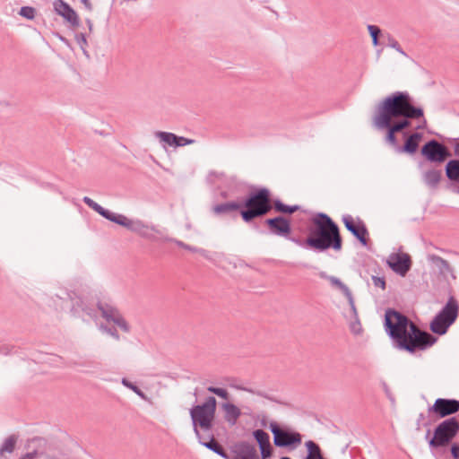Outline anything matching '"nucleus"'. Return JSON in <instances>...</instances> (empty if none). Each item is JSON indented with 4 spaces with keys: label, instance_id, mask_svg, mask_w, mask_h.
Returning a JSON list of instances; mask_svg holds the SVG:
<instances>
[{
    "label": "nucleus",
    "instance_id": "nucleus-23",
    "mask_svg": "<svg viewBox=\"0 0 459 459\" xmlns=\"http://www.w3.org/2000/svg\"><path fill=\"white\" fill-rule=\"evenodd\" d=\"M421 140V134L415 133L411 134L405 141L403 150L408 153H414L419 146V143Z\"/></svg>",
    "mask_w": 459,
    "mask_h": 459
},
{
    "label": "nucleus",
    "instance_id": "nucleus-38",
    "mask_svg": "<svg viewBox=\"0 0 459 459\" xmlns=\"http://www.w3.org/2000/svg\"><path fill=\"white\" fill-rule=\"evenodd\" d=\"M260 455H258L260 459H269L273 456V448L271 445V442L268 445H264L259 447Z\"/></svg>",
    "mask_w": 459,
    "mask_h": 459
},
{
    "label": "nucleus",
    "instance_id": "nucleus-3",
    "mask_svg": "<svg viewBox=\"0 0 459 459\" xmlns=\"http://www.w3.org/2000/svg\"><path fill=\"white\" fill-rule=\"evenodd\" d=\"M385 327L395 345L409 352L423 351L432 346L437 338L420 330L405 316L394 310L385 313Z\"/></svg>",
    "mask_w": 459,
    "mask_h": 459
},
{
    "label": "nucleus",
    "instance_id": "nucleus-19",
    "mask_svg": "<svg viewBox=\"0 0 459 459\" xmlns=\"http://www.w3.org/2000/svg\"><path fill=\"white\" fill-rule=\"evenodd\" d=\"M221 406L224 411V420L231 426L237 424L242 415L241 410L231 402L222 403Z\"/></svg>",
    "mask_w": 459,
    "mask_h": 459
},
{
    "label": "nucleus",
    "instance_id": "nucleus-27",
    "mask_svg": "<svg viewBox=\"0 0 459 459\" xmlns=\"http://www.w3.org/2000/svg\"><path fill=\"white\" fill-rule=\"evenodd\" d=\"M446 172L450 180L459 181V160H450L446 164Z\"/></svg>",
    "mask_w": 459,
    "mask_h": 459
},
{
    "label": "nucleus",
    "instance_id": "nucleus-8",
    "mask_svg": "<svg viewBox=\"0 0 459 459\" xmlns=\"http://www.w3.org/2000/svg\"><path fill=\"white\" fill-rule=\"evenodd\" d=\"M458 430L459 422L455 418L444 420L436 428L429 445L435 447L446 446L455 437Z\"/></svg>",
    "mask_w": 459,
    "mask_h": 459
},
{
    "label": "nucleus",
    "instance_id": "nucleus-53",
    "mask_svg": "<svg viewBox=\"0 0 459 459\" xmlns=\"http://www.w3.org/2000/svg\"><path fill=\"white\" fill-rule=\"evenodd\" d=\"M220 195L221 196V198H223V199H226V200H227V199H228V197H229V193H228L227 191H221V192L220 193Z\"/></svg>",
    "mask_w": 459,
    "mask_h": 459
},
{
    "label": "nucleus",
    "instance_id": "nucleus-14",
    "mask_svg": "<svg viewBox=\"0 0 459 459\" xmlns=\"http://www.w3.org/2000/svg\"><path fill=\"white\" fill-rule=\"evenodd\" d=\"M429 411L440 418L456 413L459 411V401L454 399L438 398L435 401Z\"/></svg>",
    "mask_w": 459,
    "mask_h": 459
},
{
    "label": "nucleus",
    "instance_id": "nucleus-47",
    "mask_svg": "<svg viewBox=\"0 0 459 459\" xmlns=\"http://www.w3.org/2000/svg\"><path fill=\"white\" fill-rule=\"evenodd\" d=\"M83 6L89 11L91 12L93 10V5L91 0H80Z\"/></svg>",
    "mask_w": 459,
    "mask_h": 459
},
{
    "label": "nucleus",
    "instance_id": "nucleus-41",
    "mask_svg": "<svg viewBox=\"0 0 459 459\" xmlns=\"http://www.w3.org/2000/svg\"><path fill=\"white\" fill-rule=\"evenodd\" d=\"M368 30L372 38V43L374 46H377L378 44V35L380 34V29L376 25H368Z\"/></svg>",
    "mask_w": 459,
    "mask_h": 459
},
{
    "label": "nucleus",
    "instance_id": "nucleus-9",
    "mask_svg": "<svg viewBox=\"0 0 459 459\" xmlns=\"http://www.w3.org/2000/svg\"><path fill=\"white\" fill-rule=\"evenodd\" d=\"M212 212L219 218H229L237 220L240 218L243 221L244 207L242 196L235 200H226L221 203L215 204L211 208Z\"/></svg>",
    "mask_w": 459,
    "mask_h": 459
},
{
    "label": "nucleus",
    "instance_id": "nucleus-28",
    "mask_svg": "<svg viewBox=\"0 0 459 459\" xmlns=\"http://www.w3.org/2000/svg\"><path fill=\"white\" fill-rule=\"evenodd\" d=\"M121 383L124 386L132 390L135 394H137L143 401H149V397L147 394L134 382L130 381L126 377H123Z\"/></svg>",
    "mask_w": 459,
    "mask_h": 459
},
{
    "label": "nucleus",
    "instance_id": "nucleus-1",
    "mask_svg": "<svg viewBox=\"0 0 459 459\" xmlns=\"http://www.w3.org/2000/svg\"><path fill=\"white\" fill-rule=\"evenodd\" d=\"M216 410L217 401L214 396L206 397L202 403L195 404L189 410L193 429L199 443L223 459H260L255 446L247 441L237 442L232 449L236 455L230 457L225 447L214 438L212 434H209L207 438L201 435L198 428L204 431L212 429Z\"/></svg>",
    "mask_w": 459,
    "mask_h": 459
},
{
    "label": "nucleus",
    "instance_id": "nucleus-24",
    "mask_svg": "<svg viewBox=\"0 0 459 459\" xmlns=\"http://www.w3.org/2000/svg\"><path fill=\"white\" fill-rule=\"evenodd\" d=\"M18 436L15 434L10 435L8 437H6L0 446V456H2L4 453H13L15 449L17 441H18Z\"/></svg>",
    "mask_w": 459,
    "mask_h": 459
},
{
    "label": "nucleus",
    "instance_id": "nucleus-58",
    "mask_svg": "<svg viewBox=\"0 0 459 459\" xmlns=\"http://www.w3.org/2000/svg\"><path fill=\"white\" fill-rule=\"evenodd\" d=\"M351 306L352 307V308L354 309V307H353V303L352 301L351 300Z\"/></svg>",
    "mask_w": 459,
    "mask_h": 459
},
{
    "label": "nucleus",
    "instance_id": "nucleus-34",
    "mask_svg": "<svg viewBox=\"0 0 459 459\" xmlns=\"http://www.w3.org/2000/svg\"><path fill=\"white\" fill-rule=\"evenodd\" d=\"M425 182L429 186H436L441 178L440 171L437 170H429L425 174Z\"/></svg>",
    "mask_w": 459,
    "mask_h": 459
},
{
    "label": "nucleus",
    "instance_id": "nucleus-44",
    "mask_svg": "<svg viewBox=\"0 0 459 459\" xmlns=\"http://www.w3.org/2000/svg\"><path fill=\"white\" fill-rule=\"evenodd\" d=\"M26 455H29L30 459H35L39 456L45 455V450L44 449H36L34 448L31 452L26 453Z\"/></svg>",
    "mask_w": 459,
    "mask_h": 459
},
{
    "label": "nucleus",
    "instance_id": "nucleus-31",
    "mask_svg": "<svg viewBox=\"0 0 459 459\" xmlns=\"http://www.w3.org/2000/svg\"><path fill=\"white\" fill-rule=\"evenodd\" d=\"M18 14L28 21H33L37 15L36 8L29 5L22 6Z\"/></svg>",
    "mask_w": 459,
    "mask_h": 459
},
{
    "label": "nucleus",
    "instance_id": "nucleus-26",
    "mask_svg": "<svg viewBox=\"0 0 459 459\" xmlns=\"http://www.w3.org/2000/svg\"><path fill=\"white\" fill-rule=\"evenodd\" d=\"M319 277L324 279V280H327L329 282H330V285H331V288L333 290H338L340 291H342V293H344V282L335 277V276H331V275H328L325 272L322 271L318 273Z\"/></svg>",
    "mask_w": 459,
    "mask_h": 459
},
{
    "label": "nucleus",
    "instance_id": "nucleus-55",
    "mask_svg": "<svg viewBox=\"0 0 459 459\" xmlns=\"http://www.w3.org/2000/svg\"><path fill=\"white\" fill-rule=\"evenodd\" d=\"M280 459H291V458L289 456H281Z\"/></svg>",
    "mask_w": 459,
    "mask_h": 459
},
{
    "label": "nucleus",
    "instance_id": "nucleus-11",
    "mask_svg": "<svg viewBox=\"0 0 459 459\" xmlns=\"http://www.w3.org/2000/svg\"><path fill=\"white\" fill-rule=\"evenodd\" d=\"M264 226L269 230L271 234L282 238H290L292 233V221L290 217L277 215L267 218L264 221Z\"/></svg>",
    "mask_w": 459,
    "mask_h": 459
},
{
    "label": "nucleus",
    "instance_id": "nucleus-22",
    "mask_svg": "<svg viewBox=\"0 0 459 459\" xmlns=\"http://www.w3.org/2000/svg\"><path fill=\"white\" fill-rule=\"evenodd\" d=\"M307 455L304 459H326L324 457L322 450L317 443L308 440L305 443Z\"/></svg>",
    "mask_w": 459,
    "mask_h": 459
},
{
    "label": "nucleus",
    "instance_id": "nucleus-5",
    "mask_svg": "<svg viewBox=\"0 0 459 459\" xmlns=\"http://www.w3.org/2000/svg\"><path fill=\"white\" fill-rule=\"evenodd\" d=\"M244 215L243 221L252 224L271 212L270 189L266 186L251 185L242 196Z\"/></svg>",
    "mask_w": 459,
    "mask_h": 459
},
{
    "label": "nucleus",
    "instance_id": "nucleus-49",
    "mask_svg": "<svg viewBox=\"0 0 459 459\" xmlns=\"http://www.w3.org/2000/svg\"><path fill=\"white\" fill-rule=\"evenodd\" d=\"M452 455L455 458L459 457V447L456 446H453L451 449Z\"/></svg>",
    "mask_w": 459,
    "mask_h": 459
},
{
    "label": "nucleus",
    "instance_id": "nucleus-20",
    "mask_svg": "<svg viewBox=\"0 0 459 459\" xmlns=\"http://www.w3.org/2000/svg\"><path fill=\"white\" fill-rule=\"evenodd\" d=\"M230 386L233 387V388H235L237 390L245 391V392H247V393H249L251 394H255V395L265 398L267 400H270V401H272L273 403H279L281 405L287 406V407H291L290 403H289L287 402L281 401V400L277 399L276 397L270 395L268 393H266L264 391L258 390V389H254V388H250V387H247V386H244V385H233V384H231V385H230Z\"/></svg>",
    "mask_w": 459,
    "mask_h": 459
},
{
    "label": "nucleus",
    "instance_id": "nucleus-29",
    "mask_svg": "<svg viewBox=\"0 0 459 459\" xmlns=\"http://www.w3.org/2000/svg\"><path fill=\"white\" fill-rule=\"evenodd\" d=\"M252 436L256 441L258 446L268 445L270 443L269 434L262 429H256L252 431Z\"/></svg>",
    "mask_w": 459,
    "mask_h": 459
},
{
    "label": "nucleus",
    "instance_id": "nucleus-37",
    "mask_svg": "<svg viewBox=\"0 0 459 459\" xmlns=\"http://www.w3.org/2000/svg\"><path fill=\"white\" fill-rule=\"evenodd\" d=\"M100 330L102 332L109 334L112 336L115 340L119 341L120 340V334L118 333L117 328L115 326H108L103 323L100 325Z\"/></svg>",
    "mask_w": 459,
    "mask_h": 459
},
{
    "label": "nucleus",
    "instance_id": "nucleus-7",
    "mask_svg": "<svg viewBox=\"0 0 459 459\" xmlns=\"http://www.w3.org/2000/svg\"><path fill=\"white\" fill-rule=\"evenodd\" d=\"M458 316V304L454 298H450L445 307L435 316L430 323V330L439 335L447 332L450 325Z\"/></svg>",
    "mask_w": 459,
    "mask_h": 459
},
{
    "label": "nucleus",
    "instance_id": "nucleus-13",
    "mask_svg": "<svg viewBox=\"0 0 459 459\" xmlns=\"http://www.w3.org/2000/svg\"><path fill=\"white\" fill-rule=\"evenodd\" d=\"M421 153L428 160L438 163L444 162L451 156L446 147L434 140L422 147Z\"/></svg>",
    "mask_w": 459,
    "mask_h": 459
},
{
    "label": "nucleus",
    "instance_id": "nucleus-54",
    "mask_svg": "<svg viewBox=\"0 0 459 459\" xmlns=\"http://www.w3.org/2000/svg\"><path fill=\"white\" fill-rule=\"evenodd\" d=\"M19 459H30V456H29V455L25 454V455H22Z\"/></svg>",
    "mask_w": 459,
    "mask_h": 459
},
{
    "label": "nucleus",
    "instance_id": "nucleus-52",
    "mask_svg": "<svg viewBox=\"0 0 459 459\" xmlns=\"http://www.w3.org/2000/svg\"><path fill=\"white\" fill-rule=\"evenodd\" d=\"M223 175H224V173H223V172H221V173H218V172H216V171L212 170V171H210V172H209L208 177H212H212H221V176H223Z\"/></svg>",
    "mask_w": 459,
    "mask_h": 459
},
{
    "label": "nucleus",
    "instance_id": "nucleus-17",
    "mask_svg": "<svg viewBox=\"0 0 459 459\" xmlns=\"http://www.w3.org/2000/svg\"><path fill=\"white\" fill-rule=\"evenodd\" d=\"M346 229L363 245L367 246L369 240L368 232L361 221L346 219Z\"/></svg>",
    "mask_w": 459,
    "mask_h": 459
},
{
    "label": "nucleus",
    "instance_id": "nucleus-46",
    "mask_svg": "<svg viewBox=\"0 0 459 459\" xmlns=\"http://www.w3.org/2000/svg\"><path fill=\"white\" fill-rule=\"evenodd\" d=\"M55 37H56L61 42H63L65 46H67L68 48H71V43L70 41L65 38L64 37L61 33L59 32H54L53 33Z\"/></svg>",
    "mask_w": 459,
    "mask_h": 459
},
{
    "label": "nucleus",
    "instance_id": "nucleus-35",
    "mask_svg": "<svg viewBox=\"0 0 459 459\" xmlns=\"http://www.w3.org/2000/svg\"><path fill=\"white\" fill-rule=\"evenodd\" d=\"M166 241L174 242L178 247H179L181 248H184L186 250L191 251L193 253L203 254L204 252V250L203 248H199V247H196L190 246V245L186 244L185 242H183L181 240L167 238Z\"/></svg>",
    "mask_w": 459,
    "mask_h": 459
},
{
    "label": "nucleus",
    "instance_id": "nucleus-2",
    "mask_svg": "<svg viewBox=\"0 0 459 459\" xmlns=\"http://www.w3.org/2000/svg\"><path fill=\"white\" fill-rule=\"evenodd\" d=\"M423 109L411 104V98L406 92H395L385 98L377 107L373 117L374 125L381 129H388L387 140L395 143V133L411 126L409 119L422 118L417 128H425L427 121Z\"/></svg>",
    "mask_w": 459,
    "mask_h": 459
},
{
    "label": "nucleus",
    "instance_id": "nucleus-32",
    "mask_svg": "<svg viewBox=\"0 0 459 459\" xmlns=\"http://www.w3.org/2000/svg\"><path fill=\"white\" fill-rule=\"evenodd\" d=\"M207 391L211 394H213L217 395L218 397L225 400L226 402H230V393L227 391V389L223 387H217L213 385H210L207 387Z\"/></svg>",
    "mask_w": 459,
    "mask_h": 459
},
{
    "label": "nucleus",
    "instance_id": "nucleus-16",
    "mask_svg": "<svg viewBox=\"0 0 459 459\" xmlns=\"http://www.w3.org/2000/svg\"><path fill=\"white\" fill-rule=\"evenodd\" d=\"M155 135L159 138L160 142L173 148L183 147L195 143L194 139L179 136L170 132L157 131Z\"/></svg>",
    "mask_w": 459,
    "mask_h": 459
},
{
    "label": "nucleus",
    "instance_id": "nucleus-21",
    "mask_svg": "<svg viewBox=\"0 0 459 459\" xmlns=\"http://www.w3.org/2000/svg\"><path fill=\"white\" fill-rule=\"evenodd\" d=\"M65 299L72 302L70 312L74 316H79L80 312L82 309L85 302L82 298L80 297L74 290H65ZM61 299H65L63 297H59Z\"/></svg>",
    "mask_w": 459,
    "mask_h": 459
},
{
    "label": "nucleus",
    "instance_id": "nucleus-45",
    "mask_svg": "<svg viewBox=\"0 0 459 459\" xmlns=\"http://www.w3.org/2000/svg\"><path fill=\"white\" fill-rule=\"evenodd\" d=\"M81 312H83L84 314H86L87 316H91V317H93L96 316V311L94 308H92L91 307L88 306L86 303L84 304L82 309L81 310Z\"/></svg>",
    "mask_w": 459,
    "mask_h": 459
},
{
    "label": "nucleus",
    "instance_id": "nucleus-10",
    "mask_svg": "<svg viewBox=\"0 0 459 459\" xmlns=\"http://www.w3.org/2000/svg\"><path fill=\"white\" fill-rule=\"evenodd\" d=\"M117 224L126 230L138 234L140 237L146 238L151 241H156L157 238L153 232L158 230L154 226H148L141 220H132L119 213L117 219L115 221Z\"/></svg>",
    "mask_w": 459,
    "mask_h": 459
},
{
    "label": "nucleus",
    "instance_id": "nucleus-25",
    "mask_svg": "<svg viewBox=\"0 0 459 459\" xmlns=\"http://www.w3.org/2000/svg\"><path fill=\"white\" fill-rule=\"evenodd\" d=\"M104 319H106L108 322H113L125 333H129L131 331V326L121 314H117L116 317H112L111 316L105 313Z\"/></svg>",
    "mask_w": 459,
    "mask_h": 459
},
{
    "label": "nucleus",
    "instance_id": "nucleus-57",
    "mask_svg": "<svg viewBox=\"0 0 459 459\" xmlns=\"http://www.w3.org/2000/svg\"><path fill=\"white\" fill-rule=\"evenodd\" d=\"M456 151H458V152H459V143H458V144H457V146H456Z\"/></svg>",
    "mask_w": 459,
    "mask_h": 459
},
{
    "label": "nucleus",
    "instance_id": "nucleus-15",
    "mask_svg": "<svg viewBox=\"0 0 459 459\" xmlns=\"http://www.w3.org/2000/svg\"><path fill=\"white\" fill-rule=\"evenodd\" d=\"M387 264L396 273L404 276L411 267V258L405 253H393L387 258Z\"/></svg>",
    "mask_w": 459,
    "mask_h": 459
},
{
    "label": "nucleus",
    "instance_id": "nucleus-56",
    "mask_svg": "<svg viewBox=\"0 0 459 459\" xmlns=\"http://www.w3.org/2000/svg\"><path fill=\"white\" fill-rule=\"evenodd\" d=\"M341 221H342V223H344V214L342 215Z\"/></svg>",
    "mask_w": 459,
    "mask_h": 459
},
{
    "label": "nucleus",
    "instance_id": "nucleus-4",
    "mask_svg": "<svg viewBox=\"0 0 459 459\" xmlns=\"http://www.w3.org/2000/svg\"><path fill=\"white\" fill-rule=\"evenodd\" d=\"M307 243L314 247L316 252L328 249L341 251L342 237L338 224L326 213L316 212L310 218Z\"/></svg>",
    "mask_w": 459,
    "mask_h": 459
},
{
    "label": "nucleus",
    "instance_id": "nucleus-12",
    "mask_svg": "<svg viewBox=\"0 0 459 459\" xmlns=\"http://www.w3.org/2000/svg\"><path fill=\"white\" fill-rule=\"evenodd\" d=\"M53 11L56 14L62 17L64 22L68 23L71 28H78L81 21L76 11L65 0H54Z\"/></svg>",
    "mask_w": 459,
    "mask_h": 459
},
{
    "label": "nucleus",
    "instance_id": "nucleus-51",
    "mask_svg": "<svg viewBox=\"0 0 459 459\" xmlns=\"http://www.w3.org/2000/svg\"><path fill=\"white\" fill-rule=\"evenodd\" d=\"M267 424H268V420H267L266 416H263V418L260 420V425H261L263 428H266V427H267Z\"/></svg>",
    "mask_w": 459,
    "mask_h": 459
},
{
    "label": "nucleus",
    "instance_id": "nucleus-40",
    "mask_svg": "<svg viewBox=\"0 0 459 459\" xmlns=\"http://www.w3.org/2000/svg\"><path fill=\"white\" fill-rule=\"evenodd\" d=\"M287 239L290 240L291 242L297 244L298 246L299 247H302L306 249H311V250H314V247L313 246H310L307 241V238H301L299 237H293L291 234H290V238H286Z\"/></svg>",
    "mask_w": 459,
    "mask_h": 459
},
{
    "label": "nucleus",
    "instance_id": "nucleus-33",
    "mask_svg": "<svg viewBox=\"0 0 459 459\" xmlns=\"http://www.w3.org/2000/svg\"><path fill=\"white\" fill-rule=\"evenodd\" d=\"M270 204L271 212L273 210L275 212L279 213V215H281L285 204L280 198H274L271 190Z\"/></svg>",
    "mask_w": 459,
    "mask_h": 459
},
{
    "label": "nucleus",
    "instance_id": "nucleus-50",
    "mask_svg": "<svg viewBox=\"0 0 459 459\" xmlns=\"http://www.w3.org/2000/svg\"><path fill=\"white\" fill-rule=\"evenodd\" d=\"M85 22H86V24L88 26L89 31L91 32L92 30H93V22H92V21L90 18H86L85 19Z\"/></svg>",
    "mask_w": 459,
    "mask_h": 459
},
{
    "label": "nucleus",
    "instance_id": "nucleus-42",
    "mask_svg": "<svg viewBox=\"0 0 459 459\" xmlns=\"http://www.w3.org/2000/svg\"><path fill=\"white\" fill-rule=\"evenodd\" d=\"M301 207L298 204L290 205L285 204L281 215L288 217L299 211Z\"/></svg>",
    "mask_w": 459,
    "mask_h": 459
},
{
    "label": "nucleus",
    "instance_id": "nucleus-6",
    "mask_svg": "<svg viewBox=\"0 0 459 459\" xmlns=\"http://www.w3.org/2000/svg\"><path fill=\"white\" fill-rule=\"evenodd\" d=\"M268 428L273 436V444L276 447L292 451L302 443V435L288 426L272 420Z\"/></svg>",
    "mask_w": 459,
    "mask_h": 459
},
{
    "label": "nucleus",
    "instance_id": "nucleus-39",
    "mask_svg": "<svg viewBox=\"0 0 459 459\" xmlns=\"http://www.w3.org/2000/svg\"><path fill=\"white\" fill-rule=\"evenodd\" d=\"M76 42L79 44L80 48H82V52L88 56V52L86 50V48L88 46V41L86 39V34L82 32L76 33L74 35Z\"/></svg>",
    "mask_w": 459,
    "mask_h": 459
},
{
    "label": "nucleus",
    "instance_id": "nucleus-30",
    "mask_svg": "<svg viewBox=\"0 0 459 459\" xmlns=\"http://www.w3.org/2000/svg\"><path fill=\"white\" fill-rule=\"evenodd\" d=\"M97 307L101 313V316L104 318L105 313L111 316L112 317H116L117 314H120L118 309L108 303H104L101 301L97 302Z\"/></svg>",
    "mask_w": 459,
    "mask_h": 459
},
{
    "label": "nucleus",
    "instance_id": "nucleus-36",
    "mask_svg": "<svg viewBox=\"0 0 459 459\" xmlns=\"http://www.w3.org/2000/svg\"><path fill=\"white\" fill-rule=\"evenodd\" d=\"M31 443L36 444V447H35L36 449H44L45 451L47 450L48 441L46 438H44L42 437H34L29 438L27 440L25 447L29 448Z\"/></svg>",
    "mask_w": 459,
    "mask_h": 459
},
{
    "label": "nucleus",
    "instance_id": "nucleus-43",
    "mask_svg": "<svg viewBox=\"0 0 459 459\" xmlns=\"http://www.w3.org/2000/svg\"><path fill=\"white\" fill-rule=\"evenodd\" d=\"M373 284L376 288H379L381 290H385V281L382 277L373 276L372 277Z\"/></svg>",
    "mask_w": 459,
    "mask_h": 459
},
{
    "label": "nucleus",
    "instance_id": "nucleus-18",
    "mask_svg": "<svg viewBox=\"0 0 459 459\" xmlns=\"http://www.w3.org/2000/svg\"><path fill=\"white\" fill-rule=\"evenodd\" d=\"M82 202L94 212H96L98 214H100L101 217L105 218L106 220L113 223H115L116 220L119 215V213L113 212L110 210L102 207L100 204L93 201L89 196H84L82 198Z\"/></svg>",
    "mask_w": 459,
    "mask_h": 459
},
{
    "label": "nucleus",
    "instance_id": "nucleus-48",
    "mask_svg": "<svg viewBox=\"0 0 459 459\" xmlns=\"http://www.w3.org/2000/svg\"><path fill=\"white\" fill-rule=\"evenodd\" d=\"M11 351V348L7 345L0 346V353L4 355H8Z\"/></svg>",
    "mask_w": 459,
    "mask_h": 459
}]
</instances>
